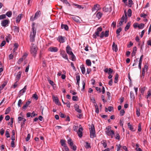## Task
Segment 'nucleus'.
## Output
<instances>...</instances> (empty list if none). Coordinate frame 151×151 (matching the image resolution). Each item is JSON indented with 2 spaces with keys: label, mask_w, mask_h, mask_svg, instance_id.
Segmentation results:
<instances>
[{
  "label": "nucleus",
  "mask_w": 151,
  "mask_h": 151,
  "mask_svg": "<svg viewBox=\"0 0 151 151\" xmlns=\"http://www.w3.org/2000/svg\"><path fill=\"white\" fill-rule=\"evenodd\" d=\"M80 68L82 74H84L85 73L86 71L84 65L83 64H82L80 66Z\"/></svg>",
  "instance_id": "nucleus-19"
},
{
  "label": "nucleus",
  "mask_w": 151,
  "mask_h": 151,
  "mask_svg": "<svg viewBox=\"0 0 151 151\" xmlns=\"http://www.w3.org/2000/svg\"><path fill=\"white\" fill-rule=\"evenodd\" d=\"M37 114L35 113L34 111L32 113L29 112V117L31 116V117H33L35 116H37Z\"/></svg>",
  "instance_id": "nucleus-35"
},
{
  "label": "nucleus",
  "mask_w": 151,
  "mask_h": 151,
  "mask_svg": "<svg viewBox=\"0 0 151 151\" xmlns=\"http://www.w3.org/2000/svg\"><path fill=\"white\" fill-rule=\"evenodd\" d=\"M70 55H71V60L73 61H74L76 60V57L74 55V54L73 53V54H71Z\"/></svg>",
  "instance_id": "nucleus-50"
},
{
  "label": "nucleus",
  "mask_w": 151,
  "mask_h": 151,
  "mask_svg": "<svg viewBox=\"0 0 151 151\" xmlns=\"http://www.w3.org/2000/svg\"><path fill=\"white\" fill-rule=\"evenodd\" d=\"M66 52L69 55L73 54V52L72 51V49L69 45H67L66 47Z\"/></svg>",
  "instance_id": "nucleus-11"
},
{
  "label": "nucleus",
  "mask_w": 151,
  "mask_h": 151,
  "mask_svg": "<svg viewBox=\"0 0 151 151\" xmlns=\"http://www.w3.org/2000/svg\"><path fill=\"white\" fill-rule=\"evenodd\" d=\"M128 126L129 129L132 131H134V130H133V128L132 127V125L130 124V123H128L127 124Z\"/></svg>",
  "instance_id": "nucleus-38"
},
{
  "label": "nucleus",
  "mask_w": 151,
  "mask_h": 151,
  "mask_svg": "<svg viewBox=\"0 0 151 151\" xmlns=\"http://www.w3.org/2000/svg\"><path fill=\"white\" fill-rule=\"evenodd\" d=\"M28 54L27 53H25V54L21 58H20L19 59L17 63L18 64H19L23 61V60L25 59L26 57L27 56Z\"/></svg>",
  "instance_id": "nucleus-9"
},
{
  "label": "nucleus",
  "mask_w": 151,
  "mask_h": 151,
  "mask_svg": "<svg viewBox=\"0 0 151 151\" xmlns=\"http://www.w3.org/2000/svg\"><path fill=\"white\" fill-rule=\"evenodd\" d=\"M128 16L130 17L132 15V10L130 9H129L128 11Z\"/></svg>",
  "instance_id": "nucleus-56"
},
{
  "label": "nucleus",
  "mask_w": 151,
  "mask_h": 151,
  "mask_svg": "<svg viewBox=\"0 0 151 151\" xmlns=\"http://www.w3.org/2000/svg\"><path fill=\"white\" fill-rule=\"evenodd\" d=\"M125 113V111L123 109H122L120 111V115L121 116H123Z\"/></svg>",
  "instance_id": "nucleus-63"
},
{
  "label": "nucleus",
  "mask_w": 151,
  "mask_h": 151,
  "mask_svg": "<svg viewBox=\"0 0 151 151\" xmlns=\"http://www.w3.org/2000/svg\"><path fill=\"white\" fill-rule=\"evenodd\" d=\"M128 4L129 6L131 7L132 5L134 4V3L132 0H128Z\"/></svg>",
  "instance_id": "nucleus-47"
},
{
  "label": "nucleus",
  "mask_w": 151,
  "mask_h": 151,
  "mask_svg": "<svg viewBox=\"0 0 151 151\" xmlns=\"http://www.w3.org/2000/svg\"><path fill=\"white\" fill-rule=\"evenodd\" d=\"M26 89V86H25L23 89L19 91L18 97H20L21 95H22L23 93L25 92Z\"/></svg>",
  "instance_id": "nucleus-12"
},
{
  "label": "nucleus",
  "mask_w": 151,
  "mask_h": 151,
  "mask_svg": "<svg viewBox=\"0 0 151 151\" xmlns=\"http://www.w3.org/2000/svg\"><path fill=\"white\" fill-rule=\"evenodd\" d=\"M140 109L139 108H137L136 113V114L138 117H139L140 116Z\"/></svg>",
  "instance_id": "nucleus-45"
},
{
  "label": "nucleus",
  "mask_w": 151,
  "mask_h": 151,
  "mask_svg": "<svg viewBox=\"0 0 151 151\" xmlns=\"http://www.w3.org/2000/svg\"><path fill=\"white\" fill-rule=\"evenodd\" d=\"M8 17H11L12 15V12L11 11H9L7 12L5 14Z\"/></svg>",
  "instance_id": "nucleus-40"
},
{
  "label": "nucleus",
  "mask_w": 151,
  "mask_h": 151,
  "mask_svg": "<svg viewBox=\"0 0 151 151\" xmlns=\"http://www.w3.org/2000/svg\"><path fill=\"white\" fill-rule=\"evenodd\" d=\"M21 72L19 71V72L17 75L16 78L17 80H19L21 77Z\"/></svg>",
  "instance_id": "nucleus-46"
},
{
  "label": "nucleus",
  "mask_w": 151,
  "mask_h": 151,
  "mask_svg": "<svg viewBox=\"0 0 151 151\" xmlns=\"http://www.w3.org/2000/svg\"><path fill=\"white\" fill-rule=\"evenodd\" d=\"M32 97L36 100H37L38 99L37 95L36 94H34L32 96Z\"/></svg>",
  "instance_id": "nucleus-53"
},
{
  "label": "nucleus",
  "mask_w": 151,
  "mask_h": 151,
  "mask_svg": "<svg viewBox=\"0 0 151 151\" xmlns=\"http://www.w3.org/2000/svg\"><path fill=\"white\" fill-rule=\"evenodd\" d=\"M6 136L7 138H8L10 137V134L9 133V132L7 130H6V131L5 133Z\"/></svg>",
  "instance_id": "nucleus-61"
},
{
  "label": "nucleus",
  "mask_w": 151,
  "mask_h": 151,
  "mask_svg": "<svg viewBox=\"0 0 151 151\" xmlns=\"http://www.w3.org/2000/svg\"><path fill=\"white\" fill-rule=\"evenodd\" d=\"M106 134L109 136H110L111 135H114V132L111 130H107L106 131Z\"/></svg>",
  "instance_id": "nucleus-15"
},
{
  "label": "nucleus",
  "mask_w": 151,
  "mask_h": 151,
  "mask_svg": "<svg viewBox=\"0 0 151 151\" xmlns=\"http://www.w3.org/2000/svg\"><path fill=\"white\" fill-rule=\"evenodd\" d=\"M72 100L73 101H76L78 100V98L77 96H73L72 97Z\"/></svg>",
  "instance_id": "nucleus-55"
},
{
  "label": "nucleus",
  "mask_w": 151,
  "mask_h": 151,
  "mask_svg": "<svg viewBox=\"0 0 151 151\" xmlns=\"http://www.w3.org/2000/svg\"><path fill=\"white\" fill-rule=\"evenodd\" d=\"M147 15L145 13H142L140 14V16L141 17H143L144 18H145Z\"/></svg>",
  "instance_id": "nucleus-64"
},
{
  "label": "nucleus",
  "mask_w": 151,
  "mask_h": 151,
  "mask_svg": "<svg viewBox=\"0 0 151 151\" xmlns=\"http://www.w3.org/2000/svg\"><path fill=\"white\" fill-rule=\"evenodd\" d=\"M11 35L9 34L5 38L7 42H9V40L10 39Z\"/></svg>",
  "instance_id": "nucleus-49"
},
{
  "label": "nucleus",
  "mask_w": 151,
  "mask_h": 151,
  "mask_svg": "<svg viewBox=\"0 0 151 151\" xmlns=\"http://www.w3.org/2000/svg\"><path fill=\"white\" fill-rule=\"evenodd\" d=\"M78 128V126H74L73 127V130L75 132H77V130Z\"/></svg>",
  "instance_id": "nucleus-62"
},
{
  "label": "nucleus",
  "mask_w": 151,
  "mask_h": 151,
  "mask_svg": "<svg viewBox=\"0 0 151 151\" xmlns=\"http://www.w3.org/2000/svg\"><path fill=\"white\" fill-rule=\"evenodd\" d=\"M68 144L69 145L70 147H72V146L74 145V144L72 140L71 139H69L68 140Z\"/></svg>",
  "instance_id": "nucleus-29"
},
{
  "label": "nucleus",
  "mask_w": 151,
  "mask_h": 151,
  "mask_svg": "<svg viewBox=\"0 0 151 151\" xmlns=\"http://www.w3.org/2000/svg\"><path fill=\"white\" fill-rule=\"evenodd\" d=\"M112 47V49L113 50L115 51L116 52L117 51L118 48L117 45L115 44V43L114 42H113Z\"/></svg>",
  "instance_id": "nucleus-18"
},
{
  "label": "nucleus",
  "mask_w": 151,
  "mask_h": 151,
  "mask_svg": "<svg viewBox=\"0 0 151 151\" xmlns=\"http://www.w3.org/2000/svg\"><path fill=\"white\" fill-rule=\"evenodd\" d=\"M99 5L98 4H96L94 6V7L92 9L93 12L95 11H97L99 10Z\"/></svg>",
  "instance_id": "nucleus-17"
},
{
  "label": "nucleus",
  "mask_w": 151,
  "mask_h": 151,
  "mask_svg": "<svg viewBox=\"0 0 151 151\" xmlns=\"http://www.w3.org/2000/svg\"><path fill=\"white\" fill-rule=\"evenodd\" d=\"M115 138L119 140L120 138V136L119 135V133L117 132H116Z\"/></svg>",
  "instance_id": "nucleus-52"
},
{
  "label": "nucleus",
  "mask_w": 151,
  "mask_h": 151,
  "mask_svg": "<svg viewBox=\"0 0 151 151\" xmlns=\"http://www.w3.org/2000/svg\"><path fill=\"white\" fill-rule=\"evenodd\" d=\"M9 22V20H4L3 21H2L1 24V25L4 27L6 26V25H7Z\"/></svg>",
  "instance_id": "nucleus-10"
},
{
  "label": "nucleus",
  "mask_w": 151,
  "mask_h": 151,
  "mask_svg": "<svg viewBox=\"0 0 151 151\" xmlns=\"http://www.w3.org/2000/svg\"><path fill=\"white\" fill-rule=\"evenodd\" d=\"M75 110L79 113H81V110L79 109V106L77 104H75L74 106Z\"/></svg>",
  "instance_id": "nucleus-16"
},
{
  "label": "nucleus",
  "mask_w": 151,
  "mask_h": 151,
  "mask_svg": "<svg viewBox=\"0 0 151 151\" xmlns=\"http://www.w3.org/2000/svg\"><path fill=\"white\" fill-rule=\"evenodd\" d=\"M53 99L55 101V103L56 104H57L59 105H61V104L60 103H59V101L57 97H55V96L53 97Z\"/></svg>",
  "instance_id": "nucleus-21"
},
{
  "label": "nucleus",
  "mask_w": 151,
  "mask_h": 151,
  "mask_svg": "<svg viewBox=\"0 0 151 151\" xmlns=\"http://www.w3.org/2000/svg\"><path fill=\"white\" fill-rule=\"evenodd\" d=\"M65 37L62 36H59L58 37V41L60 43H64L65 42Z\"/></svg>",
  "instance_id": "nucleus-13"
},
{
  "label": "nucleus",
  "mask_w": 151,
  "mask_h": 151,
  "mask_svg": "<svg viewBox=\"0 0 151 151\" xmlns=\"http://www.w3.org/2000/svg\"><path fill=\"white\" fill-rule=\"evenodd\" d=\"M36 28L37 26H35V23L33 22L30 35V40L31 42H34L35 41L36 32Z\"/></svg>",
  "instance_id": "nucleus-1"
},
{
  "label": "nucleus",
  "mask_w": 151,
  "mask_h": 151,
  "mask_svg": "<svg viewBox=\"0 0 151 151\" xmlns=\"http://www.w3.org/2000/svg\"><path fill=\"white\" fill-rule=\"evenodd\" d=\"M41 14V12L40 11H38L35 14V16L34 17L33 19H32V17H31L30 18V20L33 21L36 19L37 18L40 16Z\"/></svg>",
  "instance_id": "nucleus-4"
},
{
  "label": "nucleus",
  "mask_w": 151,
  "mask_h": 151,
  "mask_svg": "<svg viewBox=\"0 0 151 151\" xmlns=\"http://www.w3.org/2000/svg\"><path fill=\"white\" fill-rule=\"evenodd\" d=\"M22 14H20L18 15L17 17L16 18V22L17 23H18L20 21L22 18Z\"/></svg>",
  "instance_id": "nucleus-22"
},
{
  "label": "nucleus",
  "mask_w": 151,
  "mask_h": 151,
  "mask_svg": "<svg viewBox=\"0 0 151 151\" xmlns=\"http://www.w3.org/2000/svg\"><path fill=\"white\" fill-rule=\"evenodd\" d=\"M38 48L37 46L34 44H32L30 48V52L31 54L34 57L36 55Z\"/></svg>",
  "instance_id": "nucleus-2"
},
{
  "label": "nucleus",
  "mask_w": 151,
  "mask_h": 151,
  "mask_svg": "<svg viewBox=\"0 0 151 151\" xmlns=\"http://www.w3.org/2000/svg\"><path fill=\"white\" fill-rule=\"evenodd\" d=\"M83 130L81 125H80L79 126V129L77 132V133L78 134L79 137H81L82 136V131Z\"/></svg>",
  "instance_id": "nucleus-6"
},
{
  "label": "nucleus",
  "mask_w": 151,
  "mask_h": 151,
  "mask_svg": "<svg viewBox=\"0 0 151 151\" xmlns=\"http://www.w3.org/2000/svg\"><path fill=\"white\" fill-rule=\"evenodd\" d=\"M76 78L77 81L76 84L78 85L79 86V81L80 80V76H76Z\"/></svg>",
  "instance_id": "nucleus-32"
},
{
  "label": "nucleus",
  "mask_w": 151,
  "mask_h": 151,
  "mask_svg": "<svg viewBox=\"0 0 151 151\" xmlns=\"http://www.w3.org/2000/svg\"><path fill=\"white\" fill-rule=\"evenodd\" d=\"M104 71L105 73H107L108 74H111L113 72V70L111 68H106Z\"/></svg>",
  "instance_id": "nucleus-14"
},
{
  "label": "nucleus",
  "mask_w": 151,
  "mask_h": 151,
  "mask_svg": "<svg viewBox=\"0 0 151 151\" xmlns=\"http://www.w3.org/2000/svg\"><path fill=\"white\" fill-rule=\"evenodd\" d=\"M145 73V70H144V68H143L142 70V75H141V77L143 78L144 77Z\"/></svg>",
  "instance_id": "nucleus-59"
},
{
  "label": "nucleus",
  "mask_w": 151,
  "mask_h": 151,
  "mask_svg": "<svg viewBox=\"0 0 151 151\" xmlns=\"http://www.w3.org/2000/svg\"><path fill=\"white\" fill-rule=\"evenodd\" d=\"M60 55L64 58L67 60L68 61H69L68 55L65 51L61 50L60 52Z\"/></svg>",
  "instance_id": "nucleus-5"
},
{
  "label": "nucleus",
  "mask_w": 151,
  "mask_h": 151,
  "mask_svg": "<svg viewBox=\"0 0 151 151\" xmlns=\"http://www.w3.org/2000/svg\"><path fill=\"white\" fill-rule=\"evenodd\" d=\"M111 7H110L109 8L107 7H104L103 8V11L105 12H110L111 11Z\"/></svg>",
  "instance_id": "nucleus-27"
},
{
  "label": "nucleus",
  "mask_w": 151,
  "mask_h": 151,
  "mask_svg": "<svg viewBox=\"0 0 151 151\" xmlns=\"http://www.w3.org/2000/svg\"><path fill=\"white\" fill-rule=\"evenodd\" d=\"M118 77V74L117 73H116L115 78V80L114 81V82L115 83H116L117 82Z\"/></svg>",
  "instance_id": "nucleus-43"
},
{
  "label": "nucleus",
  "mask_w": 151,
  "mask_h": 151,
  "mask_svg": "<svg viewBox=\"0 0 151 151\" xmlns=\"http://www.w3.org/2000/svg\"><path fill=\"white\" fill-rule=\"evenodd\" d=\"M72 19L75 21L78 22L79 21V17L77 16H73L72 17Z\"/></svg>",
  "instance_id": "nucleus-23"
},
{
  "label": "nucleus",
  "mask_w": 151,
  "mask_h": 151,
  "mask_svg": "<svg viewBox=\"0 0 151 151\" xmlns=\"http://www.w3.org/2000/svg\"><path fill=\"white\" fill-rule=\"evenodd\" d=\"M48 50L52 52H56L58 51V49L56 47H51L48 48Z\"/></svg>",
  "instance_id": "nucleus-8"
},
{
  "label": "nucleus",
  "mask_w": 151,
  "mask_h": 151,
  "mask_svg": "<svg viewBox=\"0 0 151 151\" xmlns=\"http://www.w3.org/2000/svg\"><path fill=\"white\" fill-rule=\"evenodd\" d=\"M73 5L74 6H76L77 7V8H78L79 9H81V8L82 9H83V8H84L83 7V6L82 5H79L77 4H73Z\"/></svg>",
  "instance_id": "nucleus-30"
},
{
  "label": "nucleus",
  "mask_w": 151,
  "mask_h": 151,
  "mask_svg": "<svg viewBox=\"0 0 151 151\" xmlns=\"http://www.w3.org/2000/svg\"><path fill=\"white\" fill-rule=\"evenodd\" d=\"M65 142L66 141L65 140L61 139L60 141L61 145L64 147L67 146Z\"/></svg>",
  "instance_id": "nucleus-28"
},
{
  "label": "nucleus",
  "mask_w": 151,
  "mask_h": 151,
  "mask_svg": "<svg viewBox=\"0 0 151 151\" xmlns=\"http://www.w3.org/2000/svg\"><path fill=\"white\" fill-rule=\"evenodd\" d=\"M146 88L145 87H144L143 88H142L140 89V93L142 94H143L145 92V90L146 89Z\"/></svg>",
  "instance_id": "nucleus-44"
},
{
  "label": "nucleus",
  "mask_w": 151,
  "mask_h": 151,
  "mask_svg": "<svg viewBox=\"0 0 151 151\" xmlns=\"http://www.w3.org/2000/svg\"><path fill=\"white\" fill-rule=\"evenodd\" d=\"M86 65L89 66H91V62L90 60L87 59L86 60Z\"/></svg>",
  "instance_id": "nucleus-42"
},
{
  "label": "nucleus",
  "mask_w": 151,
  "mask_h": 151,
  "mask_svg": "<svg viewBox=\"0 0 151 151\" xmlns=\"http://www.w3.org/2000/svg\"><path fill=\"white\" fill-rule=\"evenodd\" d=\"M28 101L27 102L26 104L23 106L22 107V109L23 110H24L26 109L28 106Z\"/></svg>",
  "instance_id": "nucleus-57"
},
{
  "label": "nucleus",
  "mask_w": 151,
  "mask_h": 151,
  "mask_svg": "<svg viewBox=\"0 0 151 151\" xmlns=\"http://www.w3.org/2000/svg\"><path fill=\"white\" fill-rule=\"evenodd\" d=\"M94 106L96 109L95 112L96 113L98 114L99 112V107L96 104H94Z\"/></svg>",
  "instance_id": "nucleus-31"
},
{
  "label": "nucleus",
  "mask_w": 151,
  "mask_h": 151,
  "mask_svg": "<svg viewBox=\"0 0 151 151\" xmlns=\"http://www.w3.org/2000/svg\"><path fill=\"white\" fill-rule=\"evenodd\" d=\"M107 95L108 96V98L107 99L108 100H110L111 99V97L110 95V93L109 92H107Z\"/></svg>",
  "instance_id": "nucleus-54"
},
{
  "label": "nucleus",
  "mask_w": 151,
  "mask_h": 151,
  "mask_svg": "<svg viewBox=\"0 0 151 151\" xmlns=\"http://www.w3.org/2000/svg\"><path fill=\"white\" fill-rule=\"evenodd\" d=\"M145 25L143 23H141L140 24H139V26H138V28L139 29H142L144 27Z\"/></svg>",
  "instance_id": "nucleus-51"
},
{
  "label": "nucleus",
  "mask_w": 151,
  "mask_h": 151,
  "mask_svg": "<svg viewBox=\"0 0 151 151\" xmlns=\"http://www.w3.org/2000/svg\"><path fill=\"white\" fill-rule=\"evenodd\" d=\"M14 31L15 32L18 33L19 32V28L17 26H14Z\"/></svg>",
  "instance_id": "nucleus-41"
},
{
  "label": "nucleus",
  "mask_w": 151,
  "mask_h": 151,
  "mask_svg": "<svg viewBox=\"0 0 151 151\" xmlns=\"http://www.w3.org/2000/svg\"><path fill=\"white\" fill-rule=\"evenodd\" d=\"M101 143L103 145L104 148H106L107 146V144L106 140H103L101 142Z\"/></svg>",
  "instance_id": "nucleus-34"
},
{
  "label": "nucleus",
  "mask_w": 151,
  "mask_h": 151,
  "mask_svg": "<svg viewBox=\"0 0 151 151\" xmlns=\"http://www.w3.org/2000/svg\"><path fill=\"white\" fill-rule=\"evenodd\" d=\"M61 27L62 29H64L67 31H68V27L66 24H62Z\"/></svg>",
  "instance_id": "nucleus-26"
},
{
  "label": "nucleus",
  "mask_w": 151,
  "mask_h": 151,
  "mask_svg": "<svg viewBox=\"0 0 151 151\" xmlns=\"http://www.w3.org/2000/svg\"><path fill=\"white\" fill-rule=\"evenodd\" d=\"M130 98L131 100H134L135 99V96L134 93L132 91H131L130 92Z\"/></svg>",
  "instance_id": "nucleus-33"
},
{
  "label": "nucleus",
  "mask_w": 151,
  "mask_h": 151,
  "mask_svg": "<svg viewBox=\"0 0 151 151\" xmlns=\"http://www.w3.org/2000/svg\"><path fill=\"white\" fill-rule=\"evenodd\" d=\"M90 132H93L95 130L94 125L93 124H92L91 126V127L89 128Z\"/></svg>",
  "instance_id": "nucleus-37"
},
{
  "label": "nucleus",
  "mask_w": 151,
  "mask_h": 151,
  "mask_svg": "<svg viewBox=\"0 0 151 151\" xmlns=\"http://www.w3.org/2000/svg\"><path fill=\"white\" fill-rule=\"evenodd\" d=\"M90 136L91 138H93L96 137L95 130L93 132H90Z\"/></svg>",
  "instance_id": "nucleus-24"
},
{
  "label": "nucleus",
  "mask_w": 151,
  "mask_h": 151,
  "mask_svg": "<svg viewBox=\"0 0 151 151\" xmlns=\"http://www.w3.org/2000/svg\"><path fill=\"white\" fill-rule=\"evenodd\" d=\"M11 110V108L10 107H9L6 110L5 112V114H8Z\"/></svg>",
  "instance_id": "nucleus-48"
},
{
  "label": "nucleus",
  "mask_w": 151,
  "mask_h": 151,
  "mask_svg": "<svg viewBox=\"0 0 151 151\" xmlns=\"http://www.w3.org/2000/svg\"><path fill=\"white\" fill-rule=\"evenodd\" d=\"M122 31V28L121 27L119 28L118 29H117L116 30V33L117 34V37H118V36L120 35V32Z\"/></svg>",
  "instance_id": "nucleus-36"
},
{
  "label": "nucleus",
  "mask_w": 151,
  "mask_h": 151,
  "mask_svg": "<svg viewBox=\"0 0 151 151\" xmlns=\"http://www.w3.org/2000/svg\"><path fill=\"white\" fill-rule=\"evenodd\" d=\"M102 15V13L100 12H99L97 14L96 16L99 19L101 17Z\"/></svg>",
  "instance_id": "nucleus-39"
},
{
  "label": "nucleus",
  "mask_w": 151,
  "mask_h": 151,
  "mask_svg": "<svg viewBox=\"0 0 151 151\" xmlns=\"http://www.w3.org/2000/svg\"><path fill=\"white\" fill-rule=\"evenodd\" d=\"M130 26V22H128L125 27L124 30L125 31H127L129 29Z\"/></svg>",
  "instance_id": "nucleus-25"
},
{
  "label": "nucleus",
  "mask_w": 151,
  "mask_h": 151,
  "mask_svg": "<svg viewBox=\"0 0 151 151\" xmlns=\"http://www.w3.org/2000/svg\"><path fill=\"white\" fill-rule=\"evenodd\" d=\"M125 13V15H123L121 18V20L123 21V22H124L125 23H126L127 22V13L126 11L124 12Z\"/></svg>",
  "instance_id": "nucleus-7"
},
{
  "label": "nucleus",
  "mask_w": 151,
  "mask_h": 151,
  "mask_svg": "<svg viewBox=\"0 0 151 151\" xmlns=\"http://www.w3.org/2000/svg\"><path fill=\"white\" fill-rule=\"evenodd\" d=\"M109 35V31L108 30H106L104 33V36L105 37H108Z\"/></svg>",
  "instance_id": "nucleus-58"
},
{
  "label": "nucleus",
  "mask_w": 151,
  "mask_h": 151,
  "mask_svg": "<svg viewBox=\"0 0 151 151\" xmlns=\"http://www.w3.org/2000/svg\"><path fill=\"white\" fill-rule=\"evenodd\" d=\"M22 101L21 99H19L18 103V106L19 107H21V105L22 104Z\"/></svg>",
  "instance_id": "nucleus-60"
},
{
  "label": "nucleus",
  "mask_w": 151,
  "mask_h": 151,
  "mask_svg": "<svg viewBox=\"0 0 151 151\" xmlns=\"http://www.w3.org/2000/svg\"><path fill=\"white\" fill-rule=\"evenodd\" d=\"M102 30V28L101 27H99L96 29V31L93 35V38L94 39H96L97 37L99 36L100 32H101Z\"/></svg>",
  "instance_id": "nucleus-3"
},
{
  "label": "nucleus",
  "mask_w": 151,
  "mask_h": 151,
  "mask_svg": "<svg viewBox=\"0 0 151 151\" xmlns=\"http://www.w3.org/2000/svg\"><path fill=\"white\" fill-rule=\"evenodd\" d=\"M137 50V48L135 46L133 47V50L131 54V55L132 57L134 56L135 55L136 52Z\"/></svg>",
  "instance_id": "nucleus-20"
}]
</instances>
